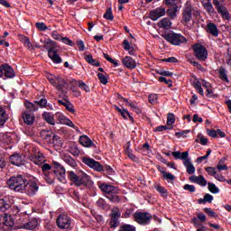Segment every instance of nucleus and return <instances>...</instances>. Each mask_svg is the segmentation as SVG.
Instances as JSON below:
<instances>
[{
  "instance_id": "f257e3e1",
  "label": "nucleus",
  "mask_w": 231,
  "mask_h": 231,
  "mask_svg": "<svg viewBox=\"0 0 231 231\" xmlns=\"http://www.w3.org/2000/svg\"><path fill=\"white\" fill-rule=\"evenodd\" d=\"M67 176L70 185H75V187H85V189H93V180H91V176L88 175V173L81 171L79 174L75 173L73 171H68Z\"/></svg>"
},
{
  "instance_id": "f03ea898",
  "label": "nucleus",
  "mask_w": 231,
  "mask_h": 231,
  "mask_svg": "<svg viewBox=\"0 0 231 231\" xmlns=\"http://www.w3.org/2000/svg\"><path fill=\"white\" fill-rule=\"evenodd\" d=\"M42 171L44 174H48L49 171H52L51 174H54L60 183H66V168L60 163L54 162L52 166L49 163H43Z\"/></svg>"
},
{
  "instance_id": "7ed1b4c3",
  "label": "nucleus",
  "mask_w": 231,
  "mask_h": 231,
  "mask_svg": "<svg viewBox=\"0 0 231 231\" xmlns=\"http://www.w3.org/2000/svg\"><path fill=\"white\" fill-rule=\"evenodd\" d=\"M43 48L48 51V57L49 59H51L54 64H61L62 58L59 56V45H57L56 42L48 40L44 43Z\"/></svg>"
},
{
  "instance_id": "20e7f679",
  "label": "nucleus",
  "mask_w": 231,
  "mask_h": 231,
  "mask_svg": "<svg viewBox=\"0 0 231 231\" xmlns=\"http://www.w3.org/2000/svg\"><path fill=\"white\" fill-rule=\"evenodd\" d=\"M171 156H173L175 160H182L183 165L186 167V171L188 174H194V172H196V168L190 162V159H189V152H172Z\"/></svg>"
},
{
  "instance_id": "39448f33",
  "label": "nucleus",
  "mask_w": 231,
  "mask_h": 231,
  "mask_svg": "<svg viewBox=\"0 0 231 231\" xmlns=\"http://www.w3.org/2000/svg\"><path fill=\"white\" fill-rule=\"evenodd\" d=\"M162 37L172 46H181V44H185L187 42V38L183 36L181 33H176L173 31L170 32H163Z\"/></svg>"
},
{
  "instance_id": "423d86ee",
  "label": "nucleus",
  "mask_w": 231,
  "mask_h": 231,
  "mask_svg": "<svg viewBox=\"0 0 231 231\" xmlns=\"http://www.w3.org/2000/svg\"><path fill=\"white\" fill-rule=\"evenodd\" d=\"M28 180L25 179L23 175H16L11 177L7 183L13 190H15V192H23V189H24V185L26 184V181Z\"/></svg>"
},
{
  "instance_id": "0eeeda50",
  "label": "nucleus",
  "mask_w": 231,
  "mask_h": 231,
  "mask_svg": "<svg viewBox=\"0 0 231 231\" xmlns=\"http://www.w3.org/2000/svg\"><path fill=\"white\" fill-rule=\"evenodd\" d=\"M133 217L134 221L142 226H147V225H151V221H152V215L148 212L136 211L133 215Z\"/></svg>"
},
{
  "instance_id": "6e6552de",
  "label": "nucleus",
  "mask_w": 231,
  "mask_h": 231,
  "mask_svg": "<svg viewBox=\"0 0 231 231\" xmlns=\"http://www.w3.org/2000/svg\"><path fill=\"white\" fill-rule=\"evenodd\" d=\"M193 53L198 60L205 61L208 59V51L202 44L196 43L192 46Z\"/></svg>"
},
{
  "instance_id": "1a4fd4ad",
  "label": "nucleus",
  "mask_w": 231,
  "mask_h": 231,
  "mask_svg": "<svg viewBox=\"0 0 231 231\" xmlns=\"http://www.w3.org/2000/svg\"><path fill=\"white\" fill-rule=\"evenodd\" d=\"M192 21V4L190 1H187L184 5L181 14V24H189Z\"/></svg>"
},
{
  "instance_id": "9d476101",
  "label": "nucleus",
  "mask_w": 231,
  "mask_h": 231,
  "mask_svg": "<svg viewBox=\"0 0 231 231\" xmlns=\"http://www.w3.org/2000/svg\"><path fill=\"white\" fill-rule=\"evenodd\" d=\"M58 228L60 230H70L71 229V217L66 214H60L56 219Z\"/></svg>"
},
{
  "instance_id": "9b49d317",
  "label": "nucleus",
  "mask_w": 231,
  "mask_h": 231,
  "mask_svg": "<svg viewBox=\"0 0 231 231\" xmlns=\"http://www.w3.org/2000/svg\"><path fill=\"white\" fill-rule=\"evenodd\" d=\"M37 190H39V186L35 180H26L23 189H22V194H26L32 198L35 196Z\"/></svg>"
},
{
  "instance_id": "f8f14e48",
  "label": "nucleus",
  "mask_w": 231,
  "mask_h": 231,
  "mask_svg": "<svg viewBox=\"0 0 231 231\" xmlns=\"http://www.w3.org/2000/svg\"><path fill=\"white\" fill-rule=\"evenodd\" d=\"M81 162L90 169H93V171H96V172H102V164L95 159L84 156L82 157Z\"/></svg>"
},
{
  "instance_id": "ddd939ff",
  "label": "nucleus",
  "mask_w": 231,
  "mask_h": 231,
  "mask_svg": "<svg viewBox=\"0 0 231 231\" xmlns=\"http://www.w3.org/2000/svg\"><path fill=\"white\" fill-rule=\"evenodd\" d=\"M3 77H5L4 80L15 77V70L8 63L0 64V79H3Z\"/></svg>"
},
{
  "instance_id": "4468645a",
  "label": "nucleus",
  "mask_w": 231,
  "mask_h": 231,
  "mask_svg": "<svg viewBox=\"0 0 231 231\" xmlns=\"http://www.w3.org/2000/svg\"><path fill=\"white\" fill-rule=\"evenodd\" d=\"M122 213H120L119 209H113L110 213V220H109V226L111 229L118 228L120 226V217Z\"/></svg>"
},
{
  "instance_id": "2eb2a0df",
  "label": "nucleus",
  "mask_w": 231,
  "mask_h": 231,
  "mask_svg": "<svg viewBox=\"0 0 231 231\" xmlns=\"http://www.w3.org/2000/svg\"><path fill=\"white\" fill-rule=\"evenodd\" d=\"M213 5L217 8V12L221 15L222 19H226V21H230V13L228 9L219 3V0H213Z\"/></svg>"
},
{
  "instance_id": "dca6fc26",
  "label": "nucleus",
  "mask_w": 231,
  "mask_h": 231,
  "mask_svg": "<svg viewBox=\"0 0 231 231\" xmlns=\"http://www.w3.org/2000/svg\"><path fill=\"white\" fill-rule=\"evenodd\" d=\"M99 189L103 192L105 198L109 196L110 194H118L119 189L116 186L102 183L99 186Z\"/></svg>"
},
{
  "instance_id": "f3484780",
  "label": "nucleus",
  "mask_w": 231,
  "mask_h": 231,
  "mask_svg": "<svg viewBox=\"0 0 231 231\" xmlns=\"http://www.w3.org/2000/svg\"><path fill=\"white\" fill-rule=\"evenodd\" d=\"M163 15H165V8L160 6L150 11L149 18L152 21H156L157 19H160V17H163Z\"/></svg>"
},
{
  "instance_id": "a211bd4d",
  "label": "nucleus",
  "mask_w": 231,
  "mask_h": 231,
  "mask_svg": "<svg viewBox=\"0 0 231 231\" xmlns=\"http://www.w3.org/2000/svg\"><path fill=\"white\" fill-rule=\"evenodd\" d=\"M55 117L57 118L58 122H60V124H63L64 125H68L69 127L75 129V124H73L71 119L66 117L62 113H56Z\"/></svg>"
},
{
  "instance_id": "6ab92c4d",
  "label": "nucleus",
  "mask_w": 231,
  "mask_h": 231,
  "mask_svg": "<svg viewBox=\"0 0 231 231\" xmlns=\"http://www.w3.org/2000/svg\"><path fill=\"white\" fill-rule=\"evenodd\" d=\"M37 226H39V220L35 217L30 218L26 223L21 225V228L23 230H35Z\"/></svg>"
},
{
  "instance_id": "aec40b11",
  "label": "nucleus",
  "mask_w": 231,
  "mask_h": 231,
  "mask_svg": "<svg viewBox=\"0 0 231 231\" xmlns=\"http://www.w3.org/2000/svg\"><path fill=\"white\" fill-rule=\"evenodd\" d=\"M22 118L27 125H33V122H35V114L32 111H24L22 114Z\"/></svg>"
},
{
  "instance_id": "412c9836",
  "label": "nucleus",
  "mask_w": 231,
  "mask_h": 231,
  "mask_svg": "<svg viewBox=\"0 0 231 231\" xmlns=\"http://www.w3.org/2000/svg\"><path fill=\"white\" fill-rule=\"evenodd\" d=\"M121 62L123 66L127 68V69H134V68H136V60H134L131 56H125L121 59Z\"/></svg>"
},
{
  "instance_id": "4be33fe9",
  "label": "nucleus",
  "mask_w": 231,
  "mask_h": 231,
  "mask_svg": "<svg viewBox=\"0 0 231 231\" xmlns=\"http://www.w3.org/2000/svg\"><path fill=\"white\" fill-rule=\"evenodd\" d=\"M12 208V200L10 197H4L0 199V212H6Z\"/></svg>"
},
{
  "instance_id": "5701e85b",
  "label": "nucleus",
  "mask_w": 231,
  "mask_h": 231,
  "mask_svg": "<svg viewBox=\"0 0 231 231\" xmlns=\"http://www.w3.org/2000/svg\"><path fill=\"white\" fill-rule=\"evenodd\" d=\"M9 162L12 163V165L21 167V165L24 164V158H23L19 153H14L9 157Z\"/></svg>"
},
{
  "instance_id": "b1692460",
  "label": "nucleus",
  "mask_w": 231,
  "mask_h": 231,
  "mask_svg": "<svg viewBox=\"0 0 231 231\" xmlns=\"http://www.w3.org/2000/svg\"><path fill=\"white\" fill-rule=\"evenodd\" d=\"M157 171H159V172H161V174H162V178L164 180H167L168 183H171V181H174V180H176V176L172 175V173L171 172H167L165 171V168L157 165Z\"/></svg>"
},
{
  "instance_id": "393cba45",
  "label": "nucleus",
  "mask_w": 231,
  "mask_h": 231,
  "mask_svg": "<svg viewBox=\"0 0 231 231\" xmlns=\"http://www.w3.org/2000/svg\"><path fill=\"white\" fill-rule=\"evenodd\" d=\"M189 181H191V183H197V185H200V187H207V180L205 179V177L203 175H199V176H190L189 178Z\"/></svg>"
},
{
  "instance_id": "a878e982",
  "label": "nucleus",
  "mask_w": 231,
  "mask_h": 231,
  "mask_svg": "<svg viewBox=\"0 0 231 231\" xmlns=\"http://www.w3.org/2000/svg\"><path fill=\"white\" fill-rule=\"evenodd\" d=\"M80 145H83V147H94V149H97V144L91 141L88 135H81L79 136V140Z\"/></svg>"
},
{
  "instance_id": "bb28decb",
  "label": "nucleus",
  "mask_w": 231,
  "mask_h": 231,
  "mask_svg": "<svg viewBox=\"0 0 231 231\" xmlns=\"http://www.w3.org/2000/svg\"><path fill=\"white\" fill-rule=\"evenodd\" d=\"M70 86H73L75 84V86H79L80 89H82L83 91H86V93H89V91H91V88H89V86H88L84 81L82 80H78L73 79L69 81Z\"/></svg>"
},
{
  "instance_id": "cd10ccee",
  "label": "nucleus",
  "mask_w": 231,
  "mask_h": 231,
  "mask_svg": "<svg viewBox=\"0 0 231 231\" xmlns=\"http://www.w3.org/2000/svg\"><path fill=\"white\" fill-rule=\"evenodd\" d=\"M206 32L210 33V35H213V37L219 36V29H217V25H216L214 23H208L207 24Z\"/></svg>"
},
{
  "instance_id": "c85d7f7f",
  "label": "nucleus",
  "mask_w": 231,
  "mask_h": 231,
  "mask_svg": "<svg viewBox=\"0 0 231 231\" xmlns=\"http://www.w3.org/2000/svg\"><path fill=\"white\" fill-rule=\"evenodd\" d=\"M63 162L72 169H77L79 167V163H77V161L71 157V155H64Z\"/></svg>"
},
{
  "instance_id": "c756f323",
  "label": "nucleus",
  "mask_w": 231,
  "mask_h": 231,
  "mask_svg": "<svg viewBox=\"0 0 231 231\" xmlns=\"http://www.w3.org/2000/svg\"><path fill=\"white\" fill-rule=\"evenodd\" d=\"M157 26L159 28H163L164 30H171L172 26V22L169 18H163L162 21L158 22Z\"/></svg>"
},
{
  "instance_id": "7c9ffc66",
  "label": "nucleus",
  "mask_w": 231,
  "mask_h": 231,
  "mask_svg": "<svg viewBox=\"0 0 231 231\" xmlns=\"http://www.w3.org/2000/svg\"><path fill=\"white\" fill-rule=\"evenodd\" d=\"M212 201H214V196L210 193H206L203 199H198L199 205H207V203H212Z\"/></svg>"
},
{
  "instance_id": "2f4dec72",
  "label": "nucleus",
  "mask_w": 231,
  "mask_h": 231,
  "mask_svg": "<svg viewBox=\"0 0 231 231\" xmlns=\"http://www.w3.org/2000/svg\"><path fill=\"white\" fill-rule=\"evenodd\" d=\"M146 5H149V3H152L154 0H144ZM161 1V0H156ZM181 0H163V3L166 6H176L180 5Z\"/></svg>"
},
{
  "instance_id": "473e14b6",
  "label": "nucleus",
  "mask_w": 231,
  "mask_h": 231,
  "mask_svg": "<svg viewBox=\"0 0 231 231\" xmlns=\"http://www.w3.org/2000/svg\"><path fill=\"white\" fill-rule=\"evenodd\" d=\"M68 82L66 81V79L60 77L56 78V89H58V91H63L64 88H66Z\"/></svg>"
},
{
  "instance_id": "72a5a7b5",
  "label": "nucleus",
  "mask_w": 231,
  "mask_h": 231,
  "mask_svg": "<svg viewBox=\"0 0 231 231\" xmlns=\"http://www.w3.org/2000/svg\"><path fill=\"white\" fill-rule=\"evenodd\" d=\"M167 6H172V8H170L167 10V14L170 17V19H175L176 14L178 13V10L181 8V5H167Z\"/></svg>"
},
{
  "instance_id": "f704fd0d",
  "label": "nucleus",
  "mask_w": 231,
  "mask_h": 231,
  "mask_svg": "<svg viewBox=\"0 0 231 231\" xmlns=\"http://www.w3.org/2000/svg\"><path fill=\"white\" fill-rule=\"evenodd\" d=\"M42 118L47 122V124H50V125H55V117L51 113L49 112H43Z\"/></svg>"
},
{
  "instance_id": "c9c22d12",
  "label": "nucleus",
  "mask_w": 231,
  "mask_h": 231,
  "mask_svg": "<svg viewBox=\"0 0 231 231\" xmlns=\"http://www.w3.org/2000/svg\"><path fill=\"white\" fill-rule=\"evenodd\" d=\"M96 205L97 207V208H100L101 210H107L108 208H111V206L109 204H107V202H106V199L100 198L97 200Z\"/></svg>"
},
{
  "instance_id": "e433bc0d",
  "label": "nucleus",
  "mask_w": 231,
  "mask_h": 231,
  "mask_svg": "<svg viewBox=\"0 0 231 231\" xmlns=\"http://www.w3.org/2000/svg\"><path fill=\"white\" fill-rule=\"evenodd\" d=\"M218 77L220 79L223 80V82H226L227 84L230 82L228 79V76L226 75V69L224 67H220L218 69Z\"/></svg>"
},
{
  "instance_id": "4c0bfd02",
  "label": "nucleus",
  "mask_w": 231,
  "mask_h": 231,
  "mask_svg": "<svg viewBox=\"0 0 231 231\" xmlns=\"http://www.w3.org/2000/svg\"><path fill=\"white\" fill-rule=\"evenodd\" d=\"M85 60L86 62H88V64H90V66H95L96 68H98L100 66V61L93 59V55L88 54L85 57Z\"/></svg>"
},
{
  "instance_id": "58836bf2",
  "label": "nucleus",
  "mask_w": 231,
  "mask_h": 231,
  "mask_svg": "<svg viewBox=\"0 0 231 231\" xmlns=\"http://www.w3.org/2000/svg\"><path fill=\"white\" fill-rule=\"evenodd\" d=\"M123 48L125 51H128L129 55H134V48L131 46L129 41L124 40L123 41Z\"/></svg>"
},
{
  "instance_id": "ea45409f",
  "label": "nucleus",
  "mask_w": 231,
  "mask_h": 231,
  "mask_svg": "<svg viewBox=\"0 0 231 231\" xmlns=\"http://www.w3.org/2000/svg\"><path fill=\"white\" fill-rule=\"evenodd\" d=\"M25 107L28 110L25 111H31V113H35V111H39V106L35 103H32L30 101L25 102Z\"/></svg>"
},
{
  "instance_id": "a19ab883",
  "label": "nucleus",
  "mask_w": 231,
  "mask_h": 231,
  "mask_svg": "<svg viewBox=\"0 0 231 231\" xmlns=\"http://www.w3.org/2000/svg\"><path fill=\"white\" fill-rule=\"evenodd\" d=\"M204 9L206 10V12H208L209 15L216 14V9H214V5H212L210 0L204 4Z\"/></svg>"
},
{
  "instance_id": "79ce46f5",
  "label": "nucleus",
  "mask_w": 231,
  "mask_h": 231,
  "mask_svg": "<svg viewBox=\"0 0 231 231\" xmlns=\"http://www.w3.org/2000/svg\"><path fill=\"white\" fill-rule=\"evenodd\" d=\"M50 143H53V145L61 147L63 143H62V140H60V137L54 134H52V138L50 139Z\"/></svg>"
},
{
  "instance_id": "37998d69",
  "label": "nucleus",
  "mask_w": 231,
  "mask_h": 231,
  "mask_svg": "<svg viewBox=\"0 0 231 231\" xmlns=\"http://www.w3.org/2000/svg\"><path fill=\"white\" fill-rule=\"evenodd\" d=\"M114 109L117 111V113H120L121 116L125 119L127 120V116H129V111H127L125 108H120L118 106L115 105Z\"/></svg>"
},
{
  "instance_id": "c03bdc74",
  "label": "nucleus",
  "mask_w": 231,
  "mask_h": 231,
  "mask_svg": "<svg viewBox=\"0 0 231 231\" xmlns=\"http://www.w3.org/2000/svg\"><path fill=\"white\" fill-rule=\"evenodd\" d=\"M53 134H55L53 132H48L45 130L41 132L42 138H43V140H45L46 142H49V143H50V140L53 138Z\"/></svg>"
},
{
  "instance_id": "a18cd8bd",
  "label": "nucleus",
  "mask_w": 231,
  "mask_h": 231,
  "mask_svg": "<svg viewBox=\"0 0 231 231\" xmlns=\"http://www.w3.org/2000/svg\"><path fill=\"white\" fill-rule=\"evenodd\" d=\"M63 100L65 102L64 107L67 109V111L72 114L75 113V106L73 104H71V102H69V99H68V97H64Z\"/></svg>"
},
{
  "instance_id": "49530a36",
  "label": "nucleus",
  "mask_w": 231,
  "mask_h": 231,
  "mask_svg": "<svg viewBox=\"0 0 231 231\" xmlns=\"http://www.w3.org/2000/svg\"><path fill=\"white\" fill-rule=\"evenodd\" d=\"M32 162L35 165H43L46 159H44V155H42V153H40L37 157H32Z\"/></svg>"
},
{
  "instance_id": "de8ad7c7",
  "label": "nucleus",
  "mask_w": 231,
  "mask_h": 231,
  "mask_svg": "<svg viewBox=\"0 0 231 231\" xmlns=\"http://www.w3.org/2000/svg\"><path fill=\"white\" fill-rule=\"evenodd\" d=\"M155 190H157V192H159L162 198H167L169 196V191L162 185H157L155 187Z\"/></svg>"
},
{
  "instance_id": "09e8293b",
  "label": "nucleus",
  "mask_w": 231,
  "mask_h": 231,
  "mask_svg": "<svg viewBox=\"0 0 231 231\" xmlns=\"http://www.w3.org/2000/svg\"><path fill=\"white\" fill-rule=\"evenodd\" d=\"M6 120H8V117L6 116V111L5 108H3V106H0V125L6 124Z\"/></svg>"
},
{
  "instance_id": "8fccbe9b",
  "label": "nucleus",
  "mask_w": 231,
  "mask_h": 231,
  "mask_svg": "<svg viewBox=\"0 0 231 231\" xmlns=\"http://www.w3.org/2000/svg\"><path fill=\"white\" fill-rule=\"evenodd\" d=\"M118 193H112L110 195H106V199H109L111 203H120V196L117 195Z\"/></svg>"
},
{
  "instance_id": "3c124183",
  "label": "nucleus",
  "mask_w": 231,
  "mask_h": 231,
  "mask_svg": "<svg viewBox=\"0 0 231 231\" xmlns=\"http://www.w3.org/2000/svg\"><path fill=\"white\" fill-rule=\"evenodd\" d=\"M207 185H208V190H209L211 194H219V188H217L216 184L212 182H208Z\"/></svg>"
},
{
  "instance_id": "603ef678",
  "label": "nucleus",
  "mask_w": 231,
  "mask_h": 231,
  "mask_svg": "<svg viewBox=\"0 0 231 231\" xmlns=\"http://www.w3.org/2000/svg\"><path fill=\"white\" fill-rule=\"evenodd\" d=\"M34 104L37 106V107L44 109L46 108V106H48V99H46V97H42L38 101H34Z\"/></svg>"
},
{
  "instance_id": "864d4df0",
  "label": "nucleus",
  "mask_w": 231,
  "mask_h": 231,
  "mask_svg": "<svg viewBox=\"0 0 231 231\" xmlns=\"http://www.w3.org/2000/svg\"><path fill=\"white\" fill-rule=\"evenodd\" d=\"M118 231H136V226L131 224H125L119 226Z\"/></svg>"
},
{
  "instance_id": "5fc2aeb1",
  "label": "nucleus",
  "mask_w": 231,
  "mask_h": 231,
  "mask_svg": "<svg viewBox=\"0 0 231 231\" xmlns=\"http://www.w3.org/2000/svg\"><path fill=\"white\" fill-rule=\"evenodd\" d=\"M191 86L203 97L205 95V92L203 91V88H201V82L199 81H194Z\"/></svg>"
},
{
  "instance_id": "6e6d98bb",
  "label": "nucleus",
  "mask_w": 231,
  "mask_h": 231,
  "mask_svg": "<svg viewBox=\"0 0 231 231\" xmlns=\"http://www.w3.org/2000/svg\"><path fill=\"white\" fill-rule=\"evenodd\" d=\"M205 171L208 172V174H209V176H213L215 180L216 178H219L217 171H216V168L208 166L205 168Z\"/></svg>"
},
{
  "instance_id": "4d7b16f0",
  "label": "nucleus",
  "mask_w": 231,
  "mask_h": 231,
  "mask_svg": "<svg viewBox=\"0 0 231 231\" xmlns=\"http://www.w3.org/2000/svg\"><path fill=\"white\" fill-rule=\"evenodd\" d=\"M103 17L104 19H106V21H113V19H115V16L113 15V9H111V7L107 8Z\"/></svg>"
},
{
  "instance_id": "13d9d810",
  "label": "nucleus",
  "mask_w": 231,
  "mask_h": 231,
  "mask_svg": "<svg viewBox=\"0 0 231 231\" xmlns=\"http://www.w3.org/2000/svg\"><path fill=\"white\" fill-rule=\"evenodd\" d=\"M103 57H104V59H106V60L110 62V64H114V66L116 68H118V66H120V64H118V61H116V60H113V58L109 57V54L103 52Z\"/></svg>"
},
{
  "instance_id": "bf43d9fd",
  "label": "nucleus",
  "mask_w": 231,
  "mask_h": 231,
  "mask_svg": "<svg viewBox=\"0 0 231 231\" xmlns=\"http://www.w3.org/2000/svg\"><path fill=\"white\" fill-rule=\"evenodd\" d=\"M189 62L193 65L194 68H197L199 71H202V73H205V68L201 65V63L198 61H194L193 60H189Z\"/></svg>"
},
{
  "instance_id": "052dcab7",
  "label": "nucleus",
  "mask_w": 231,
  "mask_h": 231,
  "mask_svg": "<svg viewBox=\"0 0 231 231\" xmlns=\"http://www.w3.org/2000/svg\"><path fill=\"white\" fill-rule=\"evenodd\" d=\"M176 123V116L172 113H169L167 116L166 125H172V124Z\"/></svg>"
},
{
  "instance_id": "680f3d73",
  "label": "nucleus",
  "mask_w": 231,
  "mask_h": 231,
  "mask_svg": "<svg viewBox=\"0 0 231 231\" xmlns=\"http://www.w3.org/2000/svg\"><path fill=\"white\" fill-rule=\"evenodd\" d=\"M102 172H106V174H109L110 176H113L115 174V170L111 166L106 164L102 165Z\"/></svg>"
},
{
  "instance_id": "e2e57ef3",
  "label": "nucleus",
  "mask_w": 231,
  "mask_h": 231,
  "mask_svg": "<svg viewBox=\"0 0 231 231\" xmlns=\"http://www.w3.org/2000/svg\"><path fill=\"white\" fill-rule=\"evenodd\" d=\"M6 167V161H5V152L0 150V171H3Z\"/></svg>"
},
{
  "instance_id": "0e129e2a",
  "label": "nucleus",
  "mask_w": 231,
  "mask_h": 231,
  "mask_svg": "<svg viewBox=\"0 0 231 231\" xmlns=\"http://www.w3.org/2000/svg\"><path fill=\"white\" fill-rule=\"evenodd\" d=\"M189 133H190V130H182L180 132H176L175 136L176 138H187Z\"/></svg>"
},
{
  "instance_id": "69168bd1",
  "label": "nucleus",
  "mask_w": 231,
  "mask_h": 231,
  "mask_svg": "<svg viewBox=\"0 0 231 231\" xmlns=\"http://www.w3.org/2000/svg\"><path fill=\"white\" fill-rule=\"evenodd\" d=\"M35 27L37 30H39V32H46V30H48V26H46V23L42 22L36 23Z\"/></svg>"
},
{
  "instance_id": "338daca9",
  "label": "nucleus",
  "mask_w": 231,
  "mask_h": 231,
  "mask_svg": "<svg viewBox=\"0 0 231 231\" xmlns=\"http://www.w3.org/2000/svg\"><path fill=\"white\" fill-rule=\"evenodd\" d=\"M203 211L205 212V214H208L209 217H217V214L210 208H205Z\"/></svg>"
},
{
  "instance_id": "774afa93",
  "label": "nucleus",
  "mask_w": 231,
  "mask_h": 231,
  "mask_svg": "<svg viewBox=\"0 0 231 231\" xmlns=\"http://www.w3.org/2000/svg\"><path fill=\"white\" fill-rule=\"evenodd\" d=\"M159 82H164V84L168 85V88H172V80L167 79L165 77H159Z\"/></svg>"
}]
</instances>
